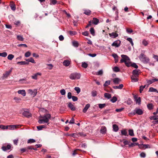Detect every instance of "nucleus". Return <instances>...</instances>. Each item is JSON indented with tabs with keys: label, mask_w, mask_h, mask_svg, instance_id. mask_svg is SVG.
Returning a JSON list of instances; mask_svg holds the SVG:
<instances>
[{
	"label": "nucleus",
	"mask_w": 158,
	"mask_h": 158,
	"mask_svg": "<svg viewBox=\"0 0 158 158\" xmlns=\"http://www.w3.org/2000/svg\"><path fill=\"white\" fill-rule=\"evenodd\" d=\"M113 131L115 132H117L119 129L118 126L116 124H113Z\"/></svg>",
	"instance_id": "obj_20"
},
{
	"label": "nucleus",
	"mask_w": 158,
	"mask_h": 158,
	"mask_svg": "<svg viewBox=\"0 0 158 158\" xmlns=\"http://www.w3.org/2000/svg\"><path fill=\"white\" fill-rule=\"evenodd\" d=\"M12 70L11 69L8 71H6L5 73L3 74V78H6L7 77L8 75L10 73Z\"/></svg>",
	"instance_id": "obj_18"
},
{
	"label": "nucleus",
	"mask_w": 158,
	"mask_h": 158,
	"mask_svg": "<svg viewBox=\"0 0 158 158\" xmlns=\"http://www.w3.org/2000/svg\"><path fill=\"white\" fill-rule=\"evenodd\" d=\"M121 41L119 40L114 41L112 44V46L115 47H119L121 44Z\"/></svg>",
	"instance_id": "obj_7"
},
{
	"label": "nucleus",
	"mask_w": 158,
	"mask_h": 158,
	"mask_svg": "<svg viewBox=\"0 0 158 158\" xmlns=\"http://www.w3.org/2000/svg\"><path fill=\"white\" fill-rule=\"evenodd\" d=\"M113 70L114 72H118L120 71V69L117 66H115L114 68H113Z\"/></svg>",
	"instance_id": "obj_47"
},
{
	"label": "nucleus",
	"mask_w": 158,
	"mask_h": 158,
	"mask_svg": "<svg viewBox=\"0 0 158 158\" xmlns=\"http://www.w3.org/2000/svg\"><path fill=\"white\" fill-rule=\"evenodd\" d=\"M74 90L76 91L77 93V94L79 93H80V91H81L79 87H75Z\"/></svg>",
	"instance_id": "obj_52"
},
{
	"label": "nucleus",
	"mask_w": 158,
	"mask_h": 158,
	"mask_svg": "<svg viewBox=\"0 0 158 158\" xmlns=\"http://www.w3.org/2000/svg\"><path fill=\"white\" fill-rule=\"evenodd\" d=\"M17 92L18 94L22 95L23 97L26 95V92L24 89L19 90Z\"/></svg>",
	"instance_id": "obj_14"
},
{
	"label": "nucleus",
	"mask_w": 158,
	"mask_h": 158,
	"mask_svg": "<svg viewBox=\"0 0 158 158\" xmlns=\"http://www.w3.org/2000/svg\"><path fill=\"white\" fill-rule=\"evenodd\" d=\"M18 64H20L21 65H24L26 64H28L29 62H27L25 61H21L20 62H18L17 63Z\"/></svg>",
	"instance_id": "obj_32"
},
{
	"label": "nucleus",
	"mask_w": 158,
	"mask_h": 158,
	"mask_svg": "<svg viewBox=\"0 0 158 158\" xmlns=\"http://www.w3.org/2000/svg\"><path fill=\"white\" fill-rule=\"evenodd\" d=\"M138 77L136 76L132 75L131 77L132 81L133 82H135L138 81L139 80L138 79Z\"/></svg>",
	"instance_id": "obj_15"
},
{
	"label": "nucleus",
	"mask_w": 158,
	"mask_h": 158,
	"mask_svg": "<svg viewBox=\"0 0 158 158\" xmlns=\"http://www.w3.org/2000/svg\"><path fill=\"white\" fill-rule=\"evenodd\" d=\"M90 104H87L85 107L84 108L83 110V112L84 113H85L87 110L88 109V108L90 107Z\"/></svg>",
	"instance_id": "obj_21"
},
{
	"label": "nucleus",
	"mask_w": 158,
	"mask_h": 158,
	"mask_svg": "<svg viewBox=\"0 0 158 158\" xmlns=\"http://www.w3.org/2000/svg\"><path fill=\"white\" fill-rule=\"evenodd\" d=\"M90 31L91 34L93 36L95 35L94 30L93 28H91L90 29Z\"/></svg>",
	"instance_id": "obj_49"
},
{
	"label": "nucleus",
	"mask_w": 158,
	"mask_h": 158,
	"mask_svg": "<svg viewBox=\"0 0 158 158\" xmlns=\"http://www.w3.org/2000/svg\"><path fill=\"white\" fill-rule=\"evenodd\" d=\"M70 64V62L69 60H65L63 62V64L65 66H69Z\"/></svg>",
	"instance_id": "obj_29"
},
{
	"label": "nucleus",
	"mask_w": 158,
	"mask_h": 158,
	"mask_svg": "<svg viewBox=\"0 0 158 158\" xmlns=\"http://www.w3.org/2000/svg\"><path fill=\"white\" fill-rule=\"evenodd\" d=\"M84 13L87 15H89L91 14V11L89 10H84Z\"/></svg>",
	"instance_id": "obj_37"
},
{
	"label": "nucleus",
	"mask_w": 158,
	"mask_h": 158,
	"mask_svg": "<svg viewBox=\"0 0 158 158\" xmlns=\"http://www.w3.org/2000/svg\"><path fill=\"white\" fill-rule=\"evenodd\" d=\"M81 77V74L79 73H74L71 74L69 78L72 80L78 79Z\"/></svg>",
	"instance_id": "obj_4"
},
{
	"label": "nucleus",
	"mask_w": 158,
	"mask_h": 158,
	"mask_svg": "<svg viewBox=\"0 0 158 158\" xmlns=\"http://www.w3.org/2000/svg\"><path fill=\"white\" fill-rule=\"evenodd\" d=\"M7 53L6 52L0 53V56L3 57H6L7 56Z\"/></svg>",
	"instance_id": "obj_45"
},
{
	"label": "nucleus",
	"mask_w": 158,
	"mask_h": 158,
	"mask_svg": "<svg viewBox=\"0 0 158 158\" xmlns=\"http://www.w3.org/2000/svg\"><path fill=\"white\" fill-rule=\"evenodd\" d=\"M126 31L127 33H131L133 32V30L131 29L127 28L126 29Z\"/></svg>",
	"instance_id": "obj_63"
},
{
	"label": "nucleus",
	"mask_w": 158,
	"mask_h": 158,
	"mask_svg": "<svg viewBox=\"0 0 158 158\" xmlns=\"http://www.w3.org/2000/svg\"><path fill=\"white\" fill-rule=\"evenodd\" d=\"M10 6L11 9L12 10H15L16 9L15 5L13 1H11L10 2Z\"/></svg>",
	"instance_id": "obj_16"
},
{
	"label": "nucleus",
	"mask_w": 158,
	"mask_h": 158,
	"mask_svg": "<svg viewBox=\"0 0 158 158\" xmlns=\"http://www.w3.org/2000/svg\"><path fill=\"white\" fill-rule=\"evenodd\" d=\"M71 98H72L73 101L74 102L77 101L78 100L77 98V97L74 96H72Z\"/></svg>",
	"instance_id": "obj_61"
},
{
	"label": "nucleus",
	"mask_w": 158,
	"mask_h": 158,
	"mask_svg": "<svg viewBox=\"0 0 158 158\" xmlns=\"http://www.w3.org/2000/svg\"><path fill=\"white\" fill-rule=\"evenodd\" d=\"M78 135L77 133H73L70 134V137H72L73 138H78L79 136H77Z\"/></svg>",
	"instance_id": "obj_42"
},
{
	"label": "nucleus",
	"mask_w": 158,
	"mask_h": 158,
	"mask_svg": "<svg viewBox=\"0 0 158 158\" xmlns=\"http://www.w3.org/2000/svg\"><path fill=\"white\" fill-rule=\"evenodd\" d=\"M136 103H138L139 104H140L141 103L140 98L139 97L138 98L135 100Z\"/></svg>",
	"instance_id": "obj_59"
},
{
	"label": "nucleus",
	"mask_w": 158,
	"mask_h": 158,
	"mask_svg": "<svg viewBox=\"0 0 158 158\" xmlns=\"http://www.w3.org/2000/svg\"><path fill=\"white\" fill-rule=\"evenodd\" d=\"M127 40L130 42L132 46L134 45V43L132 39L131 38H128L127 39Z\"/></svg>",
	"instance_id": "obj_39"
},
{
	"label": "nucleus",
	"mask_w": 158,
	"mask_h": 158,
	"mask_svg": "<svg viewBox=\"0 0 158 158\" xmlns=\"http://www.w3.org/2000/svg\"><path fill=\"white\" fill-rule=\"evenodd\" d=\"M112 56L114 57V59L115 63H116L118 61V55L116 54H114L112 55Z\"/></svg>",
	"instance_id": "obj_31"
},
{
	"label": "nucleus",
	"mask_w": 158,
	"mask_h": 158,
	"mask_svg": "<svg viewBox=\"0 0 158 158\" xmlns=\"http://www.w3.org/2000/svg\"><path fill=\"white\" fill-rule=\"evenodd\" d=\"M23 115L27 118H30L31 116V114L29 111H24L22 114Z\"/></svg>",
	"instance_id": "obj_10"
},
{
	"label": "nucleus",
	"mask_w": 158,
	"mask_h": 158,
	"mask_svg": "<svg viewBox=\"0 0 158 158\" xmlns=\"http://www.w3.org/2000/svg\"><path fill=\"white\" fill-rule=\"evenodd\" d=\"M78 43L77 41H74L73 42V45L75 47H77L78 46Z\"/></svg>",
	"instance_id": "obj_57"
},
{
	"label": "nucleus",
	"mask_w": 158,
	"mask_h": 158,
	"mask_svg": "<svg viewBox=\"0 0 158 158\" xmlns=\"http://www.w3.org/2000/svg\"><path fill=\"white\" fill-rule=\"evenodd\" d=\"M92 22L94 24L97 25L99 23V20L96 18H94Z\"/></svg>",
	"instance_id": "obj_24"
},
{
	"label": "nucleus",
	"mask_w": 158,
	"mask_h": 158,
	"mask_svg": "<svg viewBox=\"0 0 158 158\" xmlns=\"http://www.w3.org/2000/svg\"><path fill=\"white\" fill-rule=\"evenodd\" d=\"M18 126L17 125H10L9 126V130H14L16 129Z\"/></svg>",
	"instance_id": "obj_27"
},
{
	"label": "nucleus",
	"mask_w": 158,
	"mask_h": 158,
	"mask_svg": "<svg viewBox=\"0 0 158 158\" xmlns=\"http://www.w3.org/2000/svg\"><path fill=\"white\" fill-rule=\"evenodd\" d=\"M128 135H130L131 136H134V131L133 129L129 130H128Z\"/></svg>",
	"instance_id": "obj_26"
},
{
	"label": "nucleus",
	"mask_w": 158,
	"mask_h": 158,
	"mask_svg": "<svg viewBox=\"0 0 158 158\" xmlns=\"http://www.w3.org/2000/svg\"><path fill=\"white\" fill-rule=\"evenodd\" d=\"M60 93L62 95H64L65 94L66 92L65 89H63L61 90L60 91Z\"/></svg>",
	"instance_id": "obj_60"
},
{
	"label": "nucleus",
	"mask_w": 158,
	"mask_h": 158,
	"mask_svg": "<svg viewBox=\"0 0 158 158\" xmlns=\"http://www.w3.org/2000/svg\"><path fill=\"white\" fill-rule=\"evenodd\" d=\"M110 80L106 81H105V83L103 85L105 87H106L110 85Z\"/></svg>",
	"instance_id": "obj_41"
},
{
	"label": "nucleus",
	"mask_w": 158,
	"mask_h": 158,
	"mask_svg": "<svg viewBox=\"0 0 158 158\" xmlns=\"http://www.w3.org/2000/svg\"><path fill=\"white\" fill-rule=\"evenodd\" d=\"M81 66L82 67L84 68H86L88 67V64L86 62H83Z\"/></svg>",
	"instance_id": "obj_43"
},
{
	"label": "nucleus",
	"mask_w": 158,
	"mask_h": 158,
	"mask_svg": "<svg viewBox=\"0 0 158 158\" xmlns=\"http://www.w3.org/2000/svg\"><path fill=\"white\" fill-rule=\"evenodd\" d=\"M121 135H122L128 136V130L126 129H123L121 131Z\"/></svg>",
	"instance_id": "obj_8"
},
{
	"label": "nucleus",
	"mask_w": 158,
	"mask_h": 158,
	"mask_svg": "<svg viewBox=\"0 0 158 158\" xmlns=\"http://www.w3.org/2000/svg\"><path fill=\"white\" fill-rule=\"evenodd\" d=\"M157 81H158V79L157 78L153 79L151 80H147V82L148 85H150L153 82Z\"/></svg>",
	"instance_id": "obj_11"
},
{
	"label": "nucleus",
	"mask_w": 158,
	"mask_h": 158,
	"mask_svg": "<svg viewBox=\"0 0 158 158\" xmlns=\"http://www.w3.org/2000/svg\"><path fill=\"white\" fill-rule=\"evenodd\" d=\"M27 92L29 94L32 96L33 97L35 96L37 93V89H36L33 90L31 89H29L27 90Z\"/></svg>",
	"instance_id": "obj_6"
},
{
	"label": "nucleus",
	"mask_w": 158,
	"mask_h": 158,
	"mask_svg": "<svg viewBox=\"0 0 158 158\" xmlns=\"http://www.w3.org/2000/svg\"><path fill=\"white\" fill-rule=\"evenodd\" d=\"M57 2V1L56 0H50V5H55L56 4Z\"/></svg>",
	"instance_id": "obj_48"
},
{
	"label": "nucleus",
	"mask_w": 158,
	"mask_h": 158,
	"mask_svg": "<svg viewBox=\"0 0 158 158\" xmlns=\"http://www.w3.org/2000/svg\"><path fill=\"white\" fill-rule=\"evenodd\" d=\"M106 106V105L105 104H98V106L99 107L100 109H102L105 106Z\"/></svg>",
	"instance_id": "obj_56"
},
{
	"label": "nucleus",
	"mask_w": 158,
	"mask_h": 158,
	"mask_svg": "<svg viewBox=\"0 0 158 158\" xmlns=\"http://www.w3.org/2000/svg\"><path fill=\"white\" fill-rule=\"evenodd\" d=\"M140 72V71L139 69H135L133 71L132 73L133 75L138 77Z\"/></svg>",
	"instance_id": "obj_9"
},
{
	"label": "nucleus",
	"mask_w": 158,
	"mask_h": 158,
	"mask_svg": "<svg viewBox=\"0 0 158 158\" xmlns=\"http://www.w3.org/2000/svg\"><path fill=\"white\" fill-rule=\"evenodd\" d=\"M146 86V85L144 86L141 85L139 87V92L140 93H141L142 91H143V89L145 88Z\"/></svg>",
	"instance_id": "obj_50"
},
{
	"label": "nucleus",
	"mask_w": 158,
	"mask_h": 158,
	"mask_svg": "<svg viewBox=\"0 0 158 158\" xmlns=\"http://www.w3.org/2000/svg\"><path fill=\"white\" fill-rule=\"evenodd\" d=\"M106 128L104 126H102L101 127V129H100L101 133L102 134H105L106 133Z\"/></svg>",
	"instance_id": "obj_12"
},
{
	"label": "nucleus",
	"mask_w": 158,
	"mask_h": 158,
	"mask_svg": "<svg viewBox=\"0 0 158 158\" xmlns=\"http://www.w3.org/2000/svg\"><path fill=\"white\" fill-rule=\"evenodd\" d=\"M129 146L130 147H134L137 145H138L139 147L140 148H141V145H139L138 144V143H131L130 144H129Z\"/></svg>",
	"instance_id": "obj_25"
},
{
	"label": "nucleus",
	"mask_w": 158,
	"mask_h": 158,
	"mask_svg": "<svg viewBox=\"0 0 158 158\" xmlns=\"http://www.w3.org/2000/svg\"><path fill=\"white\" fill-rule=\"evenodd\" d=\"M41 75V73H37L34 74L33 76H31V77L33 79L36 80L37 79V77L38 76H40Z\"/></svg>",
	"instance_id": "obj_22"
},
{
	"label": "nucleus",
	"mask_w": 158,
	"mask_h": 158,
	"mask_svg": "<svg viewBox=\"0 0 158 158\" xmlns=\"http://www.w3.org/2000/svg\"><path fill=\"white\" fill-rule=\"evenodd\" d=\"M14 55L11 54H9L7 56V59L10 60H11L14 58Z\"/></svg>",
	"instance_id": "obj_40"
},
{
	"label": "nucleus",
	"mask_w": 158,
	"mask_h": 158,
	"mask_svg": "<svg viewBox=\"0 0 158 158\" xmlns=\"http://www.w3.org/2000/svg\"><path fill=\"white\" fill-rule=\"evenodd\" d=\"M92 96L93 97H94L96 96L97 95V92L96 91H93L91 92Z\"/></svg>",
	"instance_id": "obj_58"
},
{
	"label": "nucleus",
	"mask_w": 158,
	"mask_h": 158,
	"mask_svg": "<svg viewBox=\"0 0 158 158\" xmlns=\"http://www.w3.org/2000/svg\"><path fill=\"white\" fill-rule=\"evenodd\" d=\"M17 39L18 40L20 41H23L24 40V38L22 35H18L17 36Z\"/></svg>",
	"instance_id": "obj_33"
},
{
	"label": "nucleus",
	"mask_w": 158,
	"mask_h": 158,
	"mask_svg": "<svg viewBox=\"0 0 158 158\" xmlns=\"http://www.w3.org/2000/svg\"><path fill=\"white\" fill-rule=\"evenodd\" d=\"M103 71L101 69L100 70H99L98 72H96V74L97 75H102L103 74Z\"/></svg>",
	"instance_id": "obj_44"
},
{
	"label": "nucleus",
	"mask_w": 158,
	"mask_h": 158,
	"mask_svg": "<svg viewBox=\"0 0 158 158\" xmlns=\"http://www.w3.org/2000/svg\"><path fill=\"white\" fill-rule=\"evenodd\" d=\"M139 58L141 61L145 63H148L149 61V58L147 57L143 53H141L140 55Z\"/></svg>",
	"instance_id": "obj_3"
},
{
	"label": "nucleus",
	"mask_w": 158,
	"mask_h": 158,
	"mask_svg": "<svg viewBox=\"0 0 158 158\" xmlns=\"http://www.w3.org/2000/svg\"><path fill=\"white\" fill-rule=\"evenodd\" d=\"M143 113V110L138 108H136L131 113V114L132 115H135L136 114L139 115L142 114Z\"/></svg>",
	"instance_id": "obj_5"
},
{
	"label": "nucleus",
	"mask_w": 158,
	"mask_h": 158,
	"mask_svg": "<svg viewBox=\"0 0 158 158\" xmlns=\"http://www.w3.org/2000/svg\"><path fill=\"white\" fill-rule=\"evenodd\" d=\"M31 55V52H30L29 51H28L27 52L25 53V56L26 57H28L30 56Z\"/></svg>",
	"instance_id": "obj_53"
},
{
	"label": "nucleus",
	"mask_w": 158,
	"mask_h": 158,
	"mask_svg": "<svg viewBox=\"0 0 158 158\" xmlns=\"http://www.w3.org/2000/svg\"><path fill=\"white\" fill-rule=\"evenodd\" d=\"M51 115L49 114H46L43 116H40V119L38 121V123L40 124H43L45 123L49 124L48 122L51 119Z\"/></svg>",
	"instance_id": "obj_2"
},
{
	"label": "nucleus",
	"mask_w": 158,
	"mask_h": 158,
	"mask_svg": "<svg viewBox=\"0 0 158 158\" xmlns=\"http://www.w3.org/2000/svg\"><path fill=\"white\" fill-rule=\"evenodd\" d=\"M121 81V80L118 78H115L113 79V82L115 84H118Z\"/></svg>",
	"instance_id": "obj_23"
},
{
	"label": "nucleus",
	"mask_w": 158,
	"mask_h": 158,
	"mask_svg": "<svg viewBox=\"0 0 158 158\" xmlns=\"http://www.w3.org/2000/svg\"><path fill=\"white\" fill-rule=\"evenodd\" d=\"M14 100L15 101V102L17 103H19L20 102V101H21V99L17 97H15L14 98Z\"/></svg>",
	"instance_id": "obj_38"
},
{
	"label": "nucleus",
	"mask_w": 158,
	"mask_h": 158,
	"mask_svg": "<svg viewBox=\"0 0 158 158\" xmlns=\"http://www.w3.org/2000/svg\"><path fill=\"white\" fill-rule=\"evenodd\" d=\"M68 98L69 99H71L72 98V93L71 92H69L68 93V95H67Z\"/></svg>",
	"instance_id": "obj_62"
},
{
	"label": "nucleus",
	"mask_w": 158,
	"mask_h": 158,
	"mask_svg": "<svg viewBox=\"0 0 158 158\" xmlns=\"http://www.w3.org/2000/svg\"><path fill=\"white\" fill-rule=\"evenodd\" d=\"M46 126L44 125H40L39 126H38L37 127V128L38 130H41L43 128H46Z\"/></svg>",
	"instance_id": "obj_35"
},
{
	"label": "nucleus",
	"mask_w": 158,
	"mask_h": 158,
	"mask_svg": "<svg viewBox=\"0 0 158 158\" xmlns=\"http://www.w3.org/2000/svg\"><path fill=\"white\" fill-rule=\"evenodd\" d=\"M11 148V146L10 144H8L7 145L6 147L5 146H3L2 147V149L4 151H5L7 150H9Z\"/></svg>",
	"instance_id": "obj_13"
},
{
	"label": "nucleus",
	"mask_w": 158,
	"mask_h": 158,
	"mask_svg": "<svg viewBox=\"0 0 158 158\" xmlns=\"http://www.w3.org/2000/svg\"><path fill=\"white\" fill-rule=\"evenodd\" d=\"M104 97L108 99H109L111 98V95L109 93H105L104 94Z\"/></svg>",
	"instance_id": "obj_34"
},
{
	"label": "nucleus",
	"mask_w": 158,
	"mask_h": 158,
	"mask_svg": "<svg viewBox=\"0 0 158 158\" xmlns=\"http://www.w3.org/2000/svg\"><path fill=\"white\" fill-rule=\"evenodd\" d=\"M68 107L69 108L72 110L74 111L75 110V108L71 102L69 103Z\"/></svg>",
	"instance_id": "obj_19"
},
{
	"label": "nucleus",
	"mask_w": 158,
	"mask_h": 158,
	"mask_svg": "<svg viewBox=\"0 0 158 158\" xmlns=\"http://www.w3.org/2000/svg\"><path fill=\"white\" fill-rule=\"evenodd\" d=\"M123 87V85L122 84L119 85L118 86H113V88L114 89H121Z\"/></svg>",
	"instance_id": "obj_28"
},
{
	"label": "nucleus",
	"mask_w": 158,
	"mask_h": 158,
	"mask_svg": "<svg viewBox=\"0 0 158 158\" xmlns=\"http://www.w3.org/2000/svg\"><path fill=\"white\" fill-rule=\"evenodd\" d=\"M117 98L115 96L112 97V98L111 99L110 101L113 103L117 101Z\"/></svg>",
	"instance_id": "obj_46"
},
{
	"label": "nucleus",
	"mask_w": 158,
	"mask_h": 158,
	"mask_svg": "<svg viewBox=\"0 0 158 158\" xmlns=\"http://www.w3.org/2000/svg\"><path fill=\"white\" fill-rule=\"evenodd\" d=\"M156 89H154L153 87L150 88L149 90V92H156Z\"/></svg>",
	"instance_id": "obj_51"
},
{
	"label": "nucleus",
	"mask_w": 158,
	"mask_h": 158,
	"mask_svg": "<svg viewBox=\"0 0 158 158\" xmlns=\"http://www.w3.org/2000/svg\"><path fill=\"white\" fill-rule=\"evenodd\" d=\"M35 142V141L34 139H29L28 140L27 143H32Z\"/></svg>",
	"instance_id": "obj_55"
},
{
	"label": "nucleus",
	"mask_w": 158,
	"mask_h": 158,
	"mask_svg": "<svg viewBox=\"0 0 158 158\" xmlns=\"http://www.w3.org/2000/svg\"><path fill=\"white\" fill-rule=\"evenodd\" d=\"M123 109L124 108H122L119 109H117L115 110V111L117 112H120L121 111H122Z\"/></svg>",
	"instance_id": "obj_64"
},
{
	"label": "nucleus",
	"mask_w": 158,
	"mask_h": 158,
	"mask_svg": "<svg viewBox=\"0 0 158 158\" xmlns=\"http://www.w3.org/2000/svg\"><path fill=\"white\" fill-rule=\"evenodd\" d=\"M121 57L122 59L120 60L121 63L124 62L125 65L127 67H129L131 66H132L135 68H138V66L135 63H133L131 64L130 60L129 57L127 55H122Z\"/></svg>",
	"instance_id": "obj_1"
},
{
	"label": "nucleus",
	"mask_w": 158,
	"mask_h": 158,
	"mask_svg": "<svg viewBox=\"0 0 158 158\" xmlns=\"http://www.w3.org/2000/svg\"><path fill=\"white\" fill-rule=\"evenodd\" d=\"M109 36L113 38H114L118 36V34L116 32H112L109 34Z\"/></svg>",
	"instance_id": "obj_17"
},
{
	"label": "nucleus",
	"mask_w": 158,
	"mask_h": 158,
	"mask_svg": "<svg viewBox=\"0 0 158 158\" xmlns=\"http://www.w3.org/2000/svg\"><path fill=\"white\" fill-rule=\"evenodd\" d=\"M147 106L149 110H151L153 109L154 106L152 103H149L147 105Z\"/></svg>",
	"instance_id": "obj_36"
},
{
	"label": "nucleus",
	"mask_w": 158,
	"mask_h": 158,
	"mask_svg": "<svg viewBox=\"0 0 158 158\" xmlns=\"http://www.w3.org/2000/svg\"><path fill=\"white\" fill-rule=\"evenodd\" d=\"M142 44L144 46H146L148 44V41L145 40H143L142 42Z\"/></svg>",
	"instance_id": "obj_54"
},
{
	"label": "nucleus",
	"mask_w": 158,
	"mask_h": 158,
	"mask_svg": "<svg viewBox=\"0 0 158 158\" xmlns=\"http://www.w3.org/2000/svg\"><path fill=\"white\" fill-rule=\"evenodd\" d=\"M77 134L78 135L77 136H79V137H85L86 135V134L83 132H80Z\"/></svg>",
	"instance_id": "obj_30"
}]
</instances>
